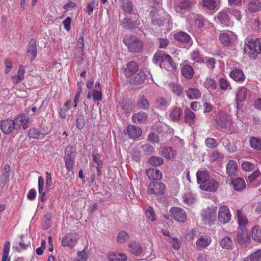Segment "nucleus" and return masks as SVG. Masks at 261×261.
Instances as JSON below:
<instances>
[{
	"label": "nucleus",
	"instance_id": "c756f323",
	"mask_svg": "<svg viewBox=\"0 0 261 261\" xmlns=\"http://www.w3.org/2000/svg\"><path fill=\"white\" fill-rule=\"evenodd\" d=\"M184 112L185 122L190 126L194 124L196 119L195 113L187 108L185 110Z\"/></svg>",
	"mask_w": 261,
	"mask_h": 261
},
{
	"label": "nucleus",
	"instance_id": "4d7b16f0",
	"mask_svg": "<svg viewBox=\"0 0 261 261\" xmlns=\"http://www.w3.org/2000/svg\"><path fill=\"white\" fill-rule=\"evenodd\" d=\"M84 38L83 36H80L79 38L76 48L79 49V53L81 56L84 55Z\"/></svg>",
	"mask_w": 261,
	"mask_h": 261
},
{
	"label": "nucleus",
	"instance_id": "69168bd1",
	"mask_svg": "<svg viewBox=\"0 0 261 261\" xmlns=\"http://www.w3.org/2000/svg\"><path fill=\"white\" fill-rule=\"evenodd\" d=\"M182 198L184 199V202L188 204H192L195 200L194 197L190 193L185 194L182 197Z\"/></svg>",
	"mask_w": 261,
	"mask_h": 261
},
{
	"label": "nucleus",
	"instance_id": "473e14b6",
	"mask_svg": "<svg viewBox=\"0 0 261 261\" xmlns=\"http://www.w3.org/2000/svg\"><path fill=\"white\" fill-rule=\"evenodd\" d=\"M148 118L147 113L144 112H140L133 115L132 119L134 123H141L145 122Z\"/></svg>",
	"mask_w": 261,
	"mask_h": 261
},
{
	"label": "nucleus",
	"instance_id": "052dcab7",
	"mask_svg": "<svg viewBox=\"0 0 261 261\" xmlns=\"http://www.w3.org/2000/svg\"><path fill=\"white\" fill-rule=\"evenodd\" d=\"M195 24L199 28H201L203 27L204 20L202 16L196 14L195 16Z\"/></svg>",
	"mask_w": 261,
	"mask_h": 261
},
{
	"label": "nucleus",
	"instance_id": "6e6d98bb",
	"mask_svg": "<svg viewBox=\"0 0 261 261\" xmlns=\"http://www.w3.org/2000/svg\"><path fill=\"white\" fill-rule=\"evenodd\" d=\"M85 125V117L83 114H80L76 118V126L81 129L83 128Z\"/></svg>",
	"mask_w": 261,
	"mask_h": 261
},
{
	"label": "nucleus",
	"instance_id": "f257e3e1",
	"mask_svg": "<svg viewBox=\"0 0 261 261\" xmlns=\"http://www.w3.org/2000/svg\"><path fill=\"white\" fill-rule=\"evenodd\" d=\"M28 119L24 114H18L13 120L7 119L2 120L0 122V128L2 132L6 134L9 135L14 130H18L21 126L23 129L28 128Z\"/></svg>",
	"mask_w": 261,
	"mask_h": 261
},
{
	"label": "nucleus",
	"instance_id": "a211bd4d",
	"mask_svg": "<svg viewBox=\"0 0 261 261\" xmlns=\"http://www.w3.org/2000/svg\"><path fill=\"white\" fill-rule=\"evenodd\" d=\"M127 134L130 138L136 139L140 137L142 134L141 129L134 125H129L127 127Z\"/></svg>",
	"mask_w": 261,
	"mask_h": 261
},
{
	"label": "nucleus",
	"instance_id": "603ef678",
	"mask_svg": "<svg viewBox=\"0 0 261 261\" xmlns=\"http://www.w3.org/2000/svg\"><path fill=\"white\" fill-rule=\"evenodd\" d=\"M148 163L153 166H158L163 164L164 160L161 157L152 156L149 158Z\"/></svg>",
	"mask_w": 261,
	"mask_h": 261
},
{
	"label": "nucleus",
	"instance_id": "f8f14e48",
	"mask_svg": "<svg viewBox=\"0 0 261 261\" xmlns=\"http://www.w3.org/2000/svg\"><path fill=\"white\" fill-rule=\"evenodd\" d=\"M164 13L159 14L156 10H152L150 12V15L151 18V22L153 25L161 27L163 25L164 18Z\"/></svg>",
	"mask_w": 261,
	"mask_h": 261
},
{
	"label": "nucleus",
	"instance_id": "4be33fe9",
	"mask_svg": "<svg viewBox=\"0 0 261 261\" xmlns=\"http://www.w3.org/2000/svg\"><path fill=\"white\" fill-rule=\"evenodd\" d=\"M146 173L150 180H159L163 177L162 172L157 169L150 168L146 171Z\"/></svg>",
	"mask_w": 261,
	"mask_h": 261
},
{
	"label": "nucleus",
	"instance_id": "4468645a",
	"mask_svg": "<svg viewBox=\"0 0 261 261\" xmlns=\"http://www.w3.org/2000/svg\"><path fill=\"white\" fill-rule=\"evenodd\" d=\"M123 72L127 77H130L138 70L137 64L134 61L130 62L126 64L125 68H123Z\"/></svg>",
	"mask_w": 261,
	"mask_h": 261
},
{
	"label": "nucleus",
	"instance_id": "1a4fd4ad",
	"mask_svg": "<svg viewBox=\"0 0 261 261\" xmlns=\"http://www.w3.org/2000/svg\"><path fill=\"white\" fill-rule=\"evenodd\" d=\"M231 218V214L227 206L222 205L220 207L218 213L219 221L223 223H228Z\"/></svg>",
	"mask_w": 261,
	"mask_h": 261
},
{
	"label": "nucleus",
	"instance_id": "338daca9",
	"mask_svg": "<svg viewBox=\"0 0 261 261\" xmlns=\"http://www.w3.org/2000/svg\"><path fill=\"white\" fill-rule=\"evenodd\" d=\"M146 215L148 218L151 221H153L155 220V214L154 211L152 207L149 206L146 211Z\"/></svg>",
	"mask_w": 261,
	"mask_h": 261
},
{
	"label": "nucleus",
	"instance_id": "0e129e2a",
	"mask_svg": "<svg viewBox=\"0 0 261 261\" xmlns=\"http://www.w3.org/2000/svg\"><path fill=\"white\" fill-rule=\"evenodd\" d=\"M88 258V255L85 250L77 252V261H87Z\"/></svg>",
	"mask_w": 261,
	"mask_h": 261
},
{
	"label": "nucleus",
	"instance_id": "a18cd8bd",
	"mask_svg": "<svg viewBox=\"0 0 261 261\" xmlns=\"http://www.w3.org/2000/svg\"><path fill=\"white\" fill-rule=\"evenodd\" d=\"M121 7L125 13L129 14L132 13L133 6L130 0H121Z\"/></svg>",
	"mask_w": 261,
	"mask_h": 261
},
{
	"label": "nucleus",
	"instance_id": "cd10ccee",
	"mask_svg": "<svg viewBox=\"0 0 261 261\" xmlns=\"http://www.w3.org/2000/svg\"><path fill=\"white\" fill-rule=\"evenodd\" d=\"M174 37L176 40L184 43H188L191 40L190 36L183 31L176 33L174 35Z\"/></svg>",
	"mask_w": 261,
	"mask_h": 261
},
{
	"label": "nucleus",
	"instance_id": "7ed1b4c3",
	"mask_svg": "<svg viewBox=\"0 0 261 261\" xmlns=\"http://www.w3.org/2000/svg\"><path fill=\"white\" fill-rule=\"evenodd\" d=\"M244 51L250 59H255L257 55L261 53V38L247 40L245 43Z\"/></svg>",
	"mask_w": 261,
	"mask_h": 261
},
{
	"label": "nucleus",
	"instance_id": "dca6fc26",
	"mask_svg": "<svg viewBox=\"0 0 261 261\" xmlns=\"http://www.w3.org/2000/svg\"><path fill=\"white\" fill-rule=\"evenodd\" d=\"M77 240L72 233L66 235L62 240V245L69 248H72L75 245Z\"/></svg>",
	"mask_w": 261,
	"mask_h": 261
},
{
	"label": "nucleus",
	"instance_id": "39448f33",
	"mask_svg": "<svg viewBox=\"0 0 261 261\" xmlns=\"http://www.w3.org/2000/svg\"><path fill=\"white\" fill-rule=\"evenodd\" d=\"M73 147L71 145H68L65 150V155L64 158L65 167L68 171L72 170L74 163L75 156L73 153Z\"/></svg>",
	"mask_w": 261,
	"mask_h": 261
},
{
	"label": "nucleus",
	"instance_id": "e433bc0d",
	"mask_svg": "<svg viewBox=\"0 0 261 261\" xmlns=\"http://www.w3.org/2000/svg\"><path fill=\"white\" fill-rule=\"evenodd\" d=\"M28 136L35 139H42L44 138L45 134L37 128H32L29 130Z\"/></svg>",
	"mask_w": 261,
	"mask_h": 261
},
{
	"label": "nucleus",
	"instance_id": "4c0bfd02",
	"mask_svg": "<svg viewBox=\"0 0 261 261\" xmlns=\"http://www.w3.org/2000/svg\"><path fill=\"white\" fill-rule=\"evenodd\" d=\"M146 79V74L143 71H140L134 77L130 80V82L134 84H140L143 83Z\"/></svg>",
	"mask_w": 261,
	"mask_h": 261
},
{
	"label": "nucleus",
	"instance_id": "7c9ffc66",
	"mask_svg": "<svg viewBox=\"0 0 261 261\" xmlns=\"http://www.w3.org/2000/svg\"><path fill=\"white\" fill-rule=\"evenodd\" d=\"M247 7L250 12H257L261 10V2L259 0H249Z\"/></svg>",
	"mask_w": 261,
	"mask_h": 261
},
{
	"label": "nucleus",
	"instance_id": "3c124183",
	"mask_svg": "<svg viewBox=\"0 0 261 261\" xmlns=\"http://www.w3.org/2000/svg\"><path fill=\"white\" fill-rule=\"evenodd\" d=\"M220 244L223 248L229 249L232 247V241L228 237H226L222 239Z\"/></svg>",
	"mask_w": 261,
	"mask_h": 261
},
{
	"label": "nucleus",
	"instance_id": "a878e982",
	"mask_svg": "<svg viewBox=\"0 0 261 261\" xmlns=\"http://www.w3.org/2000/svg\"><path fill=\"white\" fill-rule=\"evenodd\" d=\"M182 111L178 107H175L169 111V118L173 122L178 121L180 119Z\"/></svg>",
	"mask_w": 261,
	"mask_h": 261
},
{
	"label": "nucleus",
	"instance_id": "5fc2aeb1",
	"mask_svg": "<svg viewBox=\"0 0 261 261\" xmlns=\"http://www.w3.org/2000/svg\"><path fill=\"white\" fill-rule=\"evenodd\" d=\"M192 5V3L188 0H185L179 4L178 7L176 8V11H178L180 9V11L182 10H186L190 9Z\"/></svg>",
	"mask_w": 261,
	"mask_h": 261
},
{
	"label": "nucleus",
	"instance_id": "c85d7f7f",
	"mask_svg": "<svg viewBox=\"0 0 261 261\" xmlns=\"http://www.w3.org/2000/svg\"><path fill=\"white\" fill-rule=\"evenodd\" d=\"M238 165L236 161L230 160L226 165V173L229 176H235L237 174Z\"/></svg>",
	"mask_w": 261,
	"mask_h": 261
},
{
	"label": "nucleus",
	"instance_id": "2eb2a0df",
	"mask_svg": "<svg viewBox=\"0 0 261 261\" xmlns=\"http://www.w3.org/2000/svg\"><path fill=\"white\" fill-rule=\"evenodd\" d=\"M212 239L208 236H202L196 241V245L198 249L206 248L212 242Z\"/></svg>",
	"mask_w": 261,
	"mask_h": 261
},
{
	"label": "nucleus",
	"instance_id": "5701e85b",
	"mask_svg": "<svg viewBox=\"0 0 261 261\" xmlns=\"http://www.w3.org/2000/svg\"><path fill=\"white\" fill-rule=\"evenodd\" d=\"M160 154L165 159L173 160L176 155V152L171 147H164L162 148Z\"/></svg>",
	"mask_w": 261,
	"mask_h": 261
},
{
	"label": "nucleus",
	"instance_id": "72a5a7b5",
	"mask_svg": "<svg viewBox=\"0 0 261 261\" xmlns=\"http://www.w3.org/2000/svg\"><path fill=\"white\" fill-rule=\"evenodd\" d=\"M128 248L129 251L135 255H140L142 252L141 245L136 242H133L128 244Z\"/></svg>",
	"mask_w": 261,
	"mask_h": 261
},
{
	"label": "nucleus",
	"instance_id": "f03ea898",
	"mask_svg": "<svg viewBox=\"0 0 261 261\" xmlns=\"http://www.w3.org/2000/svg\"><path fill=\"white\" fill-rule=\"evenodd\" d=\"M153 62L161 68L169 71H176L177 65L172 58L163 51H156L152 59Z\"/></svg>",
	"mask_w": 261,
	"mask_h": 261
},
{
	"label": "nucleus",
	"instance_id": "9d476101",
	"mask_svg": "<svg viewBox=\"0 0 261 261\" xmlns=\"http://www.w3.org/2000/svg\"><path fill=\"white\" fill-rule=\"evenodd\" d=\"M27 54L31 62L34 61L37 57V49L36 40L32 39L29 42L27 47Z\"/></svg>",
	"mask_w": 261,
	"mask_h": 261
},
{
	"label": "nucleus",
	"instance_id": "c03bdc74",
	"mask_svg": "<svg viewBox=\"0 0 261 261\" xmlns=\"http://www.w3.org/2000/svg\"><path fill=\"white\" fill-rule=\"evenodd\" d=\"M169 87L172 91L177 96H180L183 93V88L177 83H172L170 84Z\"/></svg>",
	"mask_w": 261,
	"mask_h": 261
},
{
	"label": "nucleus",
	"instance_id": "423d86ee",
	"mask_svg": "<svg viewBox=\"0 0 261 261\" xmlns=\"http://www.w3.org/2000/svg\"><path fill=\"white\" fill-rule=\"evenodd\" d=\"M165 185L162 182H150L147 188V193L151 195H162L165 193Z\"/></svg>",
	"mask_w": 261,
	"mask_h": 261
},
{
	"label": "nucleus",
	"instance_id": "f3484780",
	"mask_svg": "<svg viewBox=\"0 0 261 261\" xmlns=\"http://www.w3.org/2000/svg\"><path fill=\"white\" fill-rule=\"evenodd\" d=\"M230 77L237 82L243 83L245 79L243 71L239 69H234L229 73Z\"/></svg>",
	"mask_w": 261,
	"mask_h": 261
},
{
	"label": "nucleus",
	"instance_id": "0eeeda50",
	"mask_svg": "<svg viewBox=\"0 0 261 261\" xmlns=\"http://www.w3.org/2000/svg\"><path fill=\"white\" fill-rule=\"evenodd\" d=\"M220 42L225 46H230L238 39L237 36L232 32L222 33L219 35Z\"/></svg>",
	"mask_w": 261,
	"mask_h": 261
},
{
	"label": "nucleus",
	"instance_id": "58836bf2",
	"mask_svg": "<svg viewBox=\"0 0 261 261\" xmlns=\"http://www.w3.org/2000/svg\"><path fill=\"white\" fill-rule=\"evenodd\" d=\"M108 258L109 261H126L127 260V257L125 254L115 252L109 253Z\"/></svg>",
	"mask_w": 261,
	"mask_h": 261
},
{
	"label": "nucleus",
	"instance_id": "ddd939ff",
	"mask_svg": "<svg viewBox=\"0 0 261 261\" xmlns=\"http://www.w3.org/2000/svg\"><path fill=\"white\" fill-rule=\"evenodd\" d=\"M229 184L232 185L234 190L237 191H242L246 188V183L243 177L232 179Z\"/></svg>",
	"mask_w": 261,
	"mask_h": 261
},
{
	"label": "nucleus",
	"instance_id": "49530a36",
	"mask_svg": "<svg viewBox=\"0 0 261 261\" xmlns=\"http://www.w3.org/2000/svg\"><path fill=\"white\" fill-rule=\"evenodd\" d=\"M249 144L251 148L255 150H261V139L252 137L250 139Z\"/></svg>",
	"mask_w": 261,
	"mask_h": 261
},
{
	"label": "nucleus",
	"instance_id": "13d9d810",
	"mask_svg": "<svg viewBox=\"0 0 261 261\" xmlns=\"http://www.w3.org/2000/svg\"><path fill=\"white\" fill-rule=\"evenodd\" d=\"M242 169L246 171L250 172L254 168V165L251 162L245 161L242 163Z\"/></svg>",
	"mask_w": 261,
	"mask_h": 261
},
{
	"label": "nucleus",
	"instance_id": "b1692460",
	"mask_svg": "<svg viewBox=\"0 0 261 261\" xmlns=\"http://www.w3.org/2000/svg\"><path fill=\"white\" fill-rule=\"evenodd\" d=\"M248 90L245 87H240L236 92V101L237 103L246 100L247 98Z\"/></svg>",
	"mask_w": 261,
	"mask_h": 261
},
{
	"label": "nucleus",
	"instance_id": "e2e57ef3",
	"mask_svg": "<svg viewBox=\"0 0 261 261\" xmlns=\"http://www.w3.org/2000/svg\"><path fill=\"white\" fill-rule=\"evenodd\" d=\"M206 146L211 148H214L217 146V141L212 138H207L205 141Z\"/></svg>",
	"mask_w": 261,
	"mask_h": 261
},
{
	"label": "nucleus",
	"instance_id": "a19ab883",
	"mask_svg": "<svg viewBox=\"0 0 261 261\" xmlns=\"http://www.w3.org/2000/svg\"><path fill=\"white\" fill-rule=\"evenodd\" d=\"M137 106L140 109H147L149 106V101L145 96L142 95L138 98Z\"/></svg>",
	"mask_w": 261,
	"mask_h": 261
},
{
	"label": "nucleus",
	"instance_id": "393cba45",
	"mask_svg": "<svg viewBox=\"0 0 261 261\" xmlns=\"http://www.w3.org/2000/svg\"><path fill=\"white\" fill-rule=\"evenodd\" d=\"M202 6L208 10L218 9L220 5V0H201Z\"/></svg>",
	"mask_w": 261,
	"mask_h": 261
},
{
	"label": "nucleus",
	"instance_id": "79ce46f5",
	"mask_svg": "<svg viewBox=\"0 0 261 261\" xmlns=\"http://www.w3.org/2000/svg\"><path fill=\"white\" fill-rule=\"evenodd\" d=\"M196 176L197 182L200 185V186L202 182L206 181L208 178H210L208 172L204 170L198 171L196 173Z\"/></svg>",
	"mask_w": 261,
	"mask_h": 261
},
{
	"label": "nucleus",
	"instance_id": "de8ad7c7",
	"mask_svg": "<svg viewBox=\"0 0 261 261\" xmlns=\"http://www.w3.org/2000/svg\"><path fill=\"white\" fill-rule=\"evenodd\" d=\"M251 235L253 240L258 242H261V230L259 229V226L256 225L253 227L251 231Z\"/></svg>",
	"mask_w": 261,
	"mask_h": 261
},
{
	"label": "nucleus",
	"instance_id": "bb28decb",
	"mask_svg": "<svg viewBox=\"0 0 261 261\" xmlns=\"http://www.w3.org/2000/svg\"><path fill=\"white\" fill-rule=\"evenodd\" d=\"M217 124L222 128H226L231 125V120L226 114L220 115L217 119Z\"/></svg>",
	"mask_w": 261,
	"mask_h": 261
},
{
	"label": "nucleus",
	"instance_id": "6ab92c4d",
	"mask_svg": "<svg viewBox=\"0 0 261 261\" xmlns=\"http://www.w3.org/2000/svg\"><path fill=\"white\" fill-rule=\"evenodd\" d=\"M188 98L190 100L198 99L201 97V92L196 88H189L185 90Z\"/></svg>",
	"mask_w": 261,
	"mask_h": 261
},
{
	"label": "nucleus",
	"instance_id": "412c9836",
	"mask_svg": "<svg viewBox=\"0 0 261 261\" xmlns=\"http://www.w3.org/2000/svg\"><path fill=\"white\" fill-rule=\"evenodd\" d=\"M140 20L139 18L135 21H132L127 18H124L121 21L122 27L127 29L132 30L136 28V27L140 24Z\"/></svg>",
	"mask_w": 261,
	"mask_h": 261
},
{
	"label": "nucleus",
	"instance_id": "37998d69",
	"mask_svg": "<svg viewBox=\"0 0 261 261\" xmlns=\"http://www.w3.org/2000/svg\"><path fill=\"white\" fill-rule=\"evenodd\" d=\"M10 249V242L9 241H7L4 245L2 261H10L11 260V258L9 256Z\"/></svg>",
	"mask_w": 261,
	"mask_h": 261
},
{
	"label": "nucleus",
	"instance_id": "aec40b11",
	"mask_svg": "<svg viewBox=\"0 0 261 261\" xmlns=\"http://www.w3.org/2000/svg\"><path fill=\"white\" fill-rule=\"evenodd\" d=\"M181 74L187 80H191L194 74V70L190 65H183L181 67Z\"/></svg>",
	"mask_w": 261,
	"mask_h": 261
},
{
	"label": "nucleus",
	"instance_id": "6e6552de",
	"mask_svg": "<svg viewBox=\"0 0 261 261\" xmlns=\"http://www.w3.org/2000/svg\"><path fill=\"white\" fill-rule=\"evenodd\" d=\"M172 217L177 222L184 223L187 219V214L181 208L172 207L170 210Z\"/></svg>",
	"mask_w": 261,
	"mask_h": 261
},
{
	"label": "nucleus",
	"instance_id": "c9c22d12",
	"mask_svg": "<svg viewBox=\"0 0 261 261\" xmlns=\"http://www.w3.org/2000/svg\"><path fill=\"white\" fill-rule=\"evenodd\" d=\"M216 18L223 25L228 26L229 25V18L226 12H220L218 13Z\"/></svg>",
	"mask_w": 261,
	"mask_h": 261
},
{
	"label": "nucleus",
	"instance_id": "20e7f679",
	"mask_svg": "<svg viewBox=\"0 0 261 261\" xmlns=\"http://www.w3.org/2000/svg\"><path fill=\"white\" fill-rule=\"evenodd\" d=\"M123 42L130 52L138 53L143 49L142 41L135 36L125 35L123 39Z\"/></svg>",
	"mask_w": 261,
	"mask_h": 261
},
{
	"label": "nucleus",
	"instance_id": "2f4dec72",
	"mask_svg": "<svg viewBox=\"0 0 261 261\" xmlns=\"http://www.w3.org/2000/svg\"><path fill=\"white\" fill-rule=\"evenodd\" d=\"M249 239L248 231L246 228H239L238 231L237 240L240 243H244Z\"/></svg>",
	"mask_w": 261,
	"mask_h": 261
},
{
	"label": "nucleus",
	"instance_id": "774afa93",
	"mask_svg": "<svg viewBox=\"0 0 261 261\" xmlns=\"http://www.w3.org/2000/svg\"><path fill=\"white\" fill-rule=\"evenodd\" d=\"M260 175V172L259 170H256L253 172L249 176L248 181L250 183H252L256 178H257Z\"/></svg>",
	"mask_w": 261,
	"mask_h": 261
},
{
	"label": "nucleus",
	"instance_id": "bf43d9fd",
	"mask_svg": "<svg viewBox=\"0 0 261 261\" xmlns=\"http://www.w3.org/2000/svg\"><path fill=\"white\" fill-rule=\"evenodd\" d=\"M205 87L207 89L214 90L217 88V84L215 81L211 78L206 79L205 82Z\"/></svg>",
	"mask_w": 261,
	"mask_h": 261
},
{
	"label": "nucleus",
	"instance_id": "8fccbe9b",
	"mask_svg": "<svg viewBox=\"0 0 261 261\" xmlns=\"http://www.w3.org/2000/svg\"><path fill=\"white\" fill-rule=\"evenodd\" d=\"M98 2L97 0H90L87 3V12L89 15H91L93 13L94 9L98 6Z\"/></svg>",
	"mask_w": 261,
	"mask_h": 261
},
{
	"label": "nucleus",
	"instance_id": "f704fd0d",
	"mask_svg": "<svg viewBox=\"0 0 261 261\" xmlns=\"http://www.w3.org/2000/svg\"><path fill=\"white\" fill-rule=\"evenodd\" d=\"M237 217L239 225V228H245L248 224V219L241 210H239L237 211Z\"/></svg>",
	"mask_w": 261,
	"mask_h": 261
},
{
	"label": "nucleus",
	"instance_id": "ea45409f",
	"mask_svg": "<svg viewBox=\"0 0 261 261\" xmlns=\"http://www.w3.org/2000/svg\"><path fill=\"white\" fill-rule=\"evenodd\" d=\"M190 59L195 63L200 64L204 63V59L202 57L200 51L198 49L194 50L190 54Z\"/></svg>",
	"mask_w": 261,
	"mask_h": 261
},
{
	"label": "nucleus",
	"instance_id": "680f3d73",
	"mask_svg": "<svg viewBox=\"0 0 261 261\" xmlns=\"http://www.w3.org/2000/svg\"><path fill=\"white\" fill-rule=\"evenodd\" d=\"M250 261H258L261 258V249H258L256 251L252 253L249 257Z\"/></svg>",
	"mask_w": 261,
	"mask_h": 261
},
{
	"label": "nucleus",
	"instance_id": "9b49d317",
	"mask_svg": "<svg viewBox=\"0 0 261 261\" xmlns=\"http://www.w3.org/2000/svg\"><path fill=\"white\" fill-rule=\"evenodd\" d=\"M200 188L206 191H215L218 188V183L216 180L210 178L206 181L202 182Z\"/></svg>",
	"mask_w": 261,
	"mask_h": 261
},
{
	"label": "nucleus",
	"instance_id": "09e8293b",
	"mask_svg": "<svg viewBox=\"0 0 261 261\" xmlns=\"http://www.w3.org/2000/svg\"><path fill=\"white\" fill-rule=\"evenodd\" d=\"M71 101L69 100L63 105V108L61 109L59 115L62 118H66L67 115L69 110L71 108Z\"/></svg>",
	"mask_w": 261,
	"mask_h": 261
},
{
	"label": "nucleus",
	"instance_id": "864d4df0",
	"mask_svg": "<svg viewBox=\"0 0 261 261\" xmlns=\"http://www.w3.org/2000/svg\"><path fill=\"white\" fill-rule=\"evenodd\" d=\"M129 238L128 233L125 231H121L117 236V242L119 244L124 243Z\"/></svg>",
	"mask_w": 261,
	"mask_h": 261
}]
</instances>
